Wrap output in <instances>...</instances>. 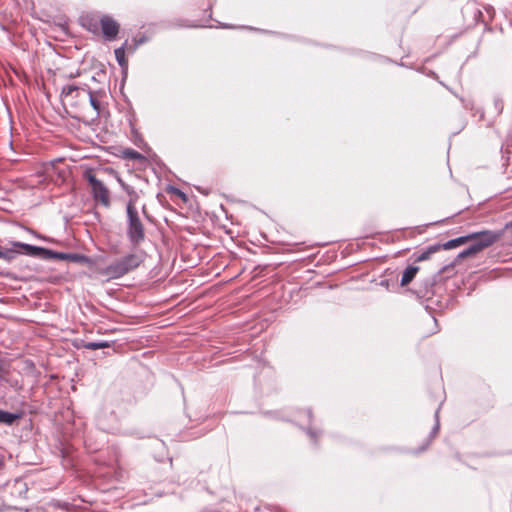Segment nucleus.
Here are the masks:
<instances>
[{
	"mask_svg": "<svg viewBox=\"0 0 512 512\" xmlns=\"http://www.w3.org/2000/svg\"><path fill=\"white\" fill-rule=\"evenodd\" d=\"M115 53V57H116V60L118 62V64L122 67V68H126L127 67V60L125 58V49L124 47H119L117 49H115L114 51Z\"/></svg>",
	"mask_w": 512,
	"mask_h": 512,
	"instance_id": "obj_14",
	"label": "nucleus"
},
{
	"mask_svg": "<svg viewBox=\"0 0 512 512\" xmlns=\"http://www.w3.org/2000/svg\"><path fill=\"white\" fill-rule=\"evenodd\" d=\"M439 250H441L440 244L431 245V246L427 247L424 251L419 253L415 257V261L421 262V261L428 260L432 254L438 252Z\"/></svg>",
	"mask_w": 512,
	"mask_h": 512,
	"instance_id": "obj_9",
	"label": "nucleus"
},
{
	"mask_svg": "<svg viewBox=\"0 0 512 512\" xmlns=\"http://www.w3.org/2000/svg\"><path fill=\"white\" fill-rule=\"evenodd\" d=\"M130 155H131V157H132V158H134V159H137V158H139V157H140V154H139L138 152H136V151H132Z\"/></svg>",
	"mask_w": 512,
	"mask_h": 512,
	"instance_id": "obj_18",
	"label": "nucleus"
},
{
	"mask_svg": "<svg viewBox=\"0 0 512 512\" xmlns=\"http://www.w3.org/2000/svg\"><path fill=\"white\" fill-rule=\"evenodd\" d=\"M145 259V252L142 250L130 253L121 259L102 268L100 274L108 279H118L130 271L138 268Z\"/></svg>",
	"mask_w": 512,
	"mask_h": 512,
	"instance_id": "obj_1",
	"label": "nucleus"
},
{
	"mask_svg": "<svg viewBox=\"0 0 512 512\" xmlns=\"http://www.w3.org/2000/svg\"><path fill=\"white\" fill-rule=\"evenodd\" d=\"M84 178L87 180L93 199L103 205L104 207L110 206V192L105 184L96 178L93 171L88 169L83 174Z\"/></svg>",
	"mask_w": 512,
	"mask_h": 512,
	"instance_id": "obj_5",
	"label": "nucleus"
},
{
	"mask_svg": "<svg viewBox=\"0 0 512 512\" xmlns=\"http://www.w3.org/2000/svg\"><path fill=\"white\" fill-rule=\"evenodd\" d=\"M55 256L59 259H68V258H71L72 256L71 255H68V254H64V253H55Z\"/></svg>",
	"mask_w": 512,
	"mask_h": 512,
	"instance_id": "obj_17",
	"label": "nucleus"
},
{
	"mask_svg": "<svg viewBox=\"0 0 512 512\" xmlns=\"http://www.w3.org/2000/svg\"><path fill=\"white\" fill-rule=\"evenodd\" d=\"M418 270L419 268L417 266L407 267L402 274L401 285L405 286L409 284L417 274Z\"/></svg>",
	"mask_w": 512,
	"mask_h": 512,
	"instance_id": "obj_10",
	"label": "nucleus"
},
{
	"mask_svg": "<svg viewBox=\"0 0 512 512\" xmlns=\"http://www.w3.org/2000/svg\"><path fill=\"white\" fill-rule=\"evenodd\" d=\"M12 247L8 249H4L0 245V258L4 259L8 262L12 261L16 258V256L20 253H24L30 256H40L42 254L50 253L49 250H46L42 247L33 246L30 244L13 241L11 242Z\"/></svg>",
	"mask_w": 512,
	"mask_h": 512,
	"instance_id": "obj_3",
	"label": "nucleus"
},
{
	"mask_svg": "<svg viewBox=\"0 0 512 512\" xmlns=\"http://www.w3.org/2000/svg\"><path fill=\"white\" fill-rule=\"evenodd\" d=\"M88 96L89 102L93 109L95 110L96 114L98 115L100 113V102L98 99L94 96L93 92L86 89V92L84 93Z\"/></svg>",
	"mask_w": 512,
	"mask_h": 512,
	"instance_id": "obj_15",
	"label": "nucleus"
},
{
	"mask_svg": "<svg viewBox=\"0 0 512 512\" xmlns=\"http://www.w3.org/2000/svg\"><path fill=\"white\" fill-rule=\"evenodd\" d=\"M106 347H109V343L106 341L87 342L84 344V348L89 350H98Z\"/></svg>",
	"mask_w": 512,
	"mask_h": 512,
	"instance_id": "obj_16",
	"label": "nucleus"
},
{
	"mask_svg": "<svg viewBox=\"0 0 512 512\" xmlns=\"http://www.w3.org/2000/svg\"><path fill=\"white\" fill-rule=\"evenodd\" d=\"M86 92L85 88H80L75 85H66L62 88V95L64 97H71L73 93H76V96H80Z\"/></svg>",
	"mask_w": 512,
	"mask_h": 512,
	"instance_id": "obj_11",
	"label": "nucleus"
},
{
	"mask_svg": "<svg viewBox=\"0 0 512 512\" xmlns=\"http://www.w3.org/2000/svg\"><path fill=\"white\" fill-rule=\"evenodd\" d=\"M474 243L470 245L467 249L463 250L458 254V258L463 259L470 256H473L483 250L486 247L491 246L493 243L497 241L499 235L492 231H480L475 233Z\"/></svg>",
	"mask_w": 512,
	"mask_h": 512,
	"instance_id": "obj_4",
	"label": "nucleus"
},
{
	"mask_svg": "<svg viewBox=\"0 0 512 512\" xmlns=\"http://www.w3.org/2000/svg\"><path fill=\"white\" fill-rule=\"evenodd\" d=\"M99 22L105 39L114 40L119 32V24L109 16H103Z\"/></svg>",
	"mask_w": 512,
	"mask_h": 512,
	"instance_id": "obj_6",
	"label": "nucleus"
},
{
	"mask_svg": "<svg viewBox=\"0 0 512 512\" xmlns=\"http://www.w3.org/2000/svg\"><path fill=\"white\" fill-rule=\"evenodd\" d=\"M82 26L87 28L89 31L96 32L98 29V22L96 19L90 17H83L81 19Z\"/></svg>",
	"mask_w": 512,
	"mask_h": 512,
	"instance_id": "obj_13",
	"label": "nucleus"
},
{
	"mask_svg": "<svg viewBox=\"0 0 512 512\" xmlns=\"http://www.w3.org/2000/svg\"><path fill=\"white\" fill-rule=\"evenodd\" d=\"M127 214V238L134 246L139 245L145 239L144 225L140 219L136 207H126Z\"/></svg>",
	"mask_w": 512,
	"mask_h": 512,
	"instance_id": "obj_2",
	"label": "nucleus"
},
{
	"mask_svg": "<svg viewBox=\"0 0 512 512\" xmlns=\"http://www.w3.org/2000/svg\"><path fill=\"white\" fill-rule=\"evenodd\" d=\"M120 184H121V187L123 188V190L129 195V200L127 202V205L126 207H130V205L132 207H136V204H137V201H138V198H139V195L137 194V192L135 191V189L127 184H125L124 182H122L121 180H119Z\"/></svg>",
	"mask_w": 512,
	"mask_h": 512,
	"instance_id": "obj_8",
	"label": "nucleus"
},
{
	"mask_svg": "<svg viewBox=\"0 0 512 512\" xmlns=\"http://www.w3.org/2000/svg\"><path fill=\"white\" fill-rule=\"evenodd\" d=\"M309 434H310L311 437L315 436L313 432H309Z\"/></svg>",
	"mask_w": 512,
	"mask_h": 512,
	"instance_id": "obj_20",
	"label": "nucleus"
},
{
	"mask_svg": "<svg viewBox=\"0 0 512 512\" xmlns=\"http://www.w3.org/2000/svg\"><path fill=\"white\" fill-rule=\"evenodd\" d=\"M438 428H439V423L437 422V423H436V426H435V428H434V431H437V430H438Z\"/></svg>",
	"mask_w": 512,
	"mask_h": 512,
	"instance_id": "obj_19",
	"label": "nucleus"
},
{
	"mask_svg": "<svg viewBox=\"0 0 512 512\" xmlns=\"http://www.w3.org/2000/svg\"><path fill=\"white\" fill-rule=\"evenodd\" d=\"M475 236H476V234L471 233L466 236H461V237H458L455 239H451L443 244H440V246H441V249H444V250L454 249L460 245L465 244L468 241L474 240Z\"/></svg>",
	"mask_w": 512,
	"mask_h": 512,
	"instance_id": "obj_7",
	"label": "nucleus"
},
{
	"mask_svg": "<svg viewBox=\"0 0 512 512\" xmlns=\"http://www.w3.org/2000/svg\"><path fill=\"white\" fill-rule=\"evenodd\" d=\"M19 417V414L10 413L0 409V423L11 425Z\"/></svg>",
	"mask_w": 512,
	"mask_h": 512,
	"instance_id": "obj_12",
	"label": "nucleus"
}]
</instances>
